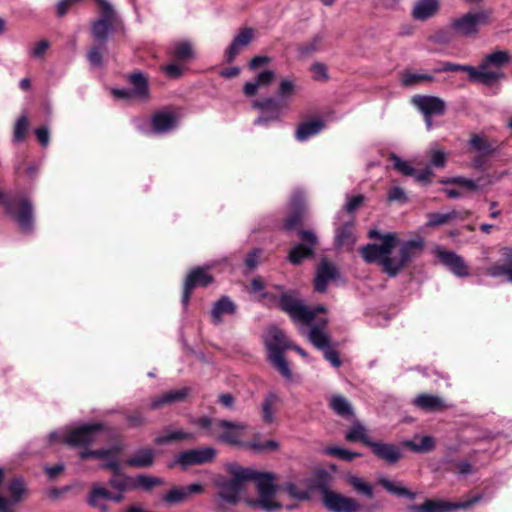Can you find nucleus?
<instances>
[{
  "label": "nucleus",
  "instance_id": "nucleus-47",
  "mask_svg": "<svg viewBox=\"0 0 512 512\" xmlns=\"http://www.w3.org/2000/svg\"><path fill=\"white\" fill-rule=\"evenodd\" d=\"M324 453L345 461H352L354 458L360 456L357 452H352L339 446L327 447L324 449Z\"/></svg>",
  "mask_w": 512,
  "mask_h": 512
},
{
  "label": "nucleus",
  "instance_id": "nucleus-26",
  "mask_svg": "<svg viewBox=\"0 0 512 512\" xmlns=\"http://www.w3.org/2000/svg\"><path fill=\"white\" fill-rule=\"evenodd\" d=\"M178 122L177 116L171 111H161L152 117V128L157 134H163L171 131L176 127Z\"/></svg>",
  "mask_w": 512,
  "mask_h": 512
},
{
  "label": "nucleus",
  "instance_id": "nucleus-6",
  "mask_svg": "<svg viewBox=\"0 0 512 512\" xmlns=\"http://www.w3.org/2000/svg\"><path fill=\"white\" fill-rule=\"evenodd\" d=\"M265 344L270 362L286 380L290 381L292 379V372L288 362L283 357V353L292 347L291 342L286 338L283 331L272 326L268 329L265 336Z\"/></svg>",
  "mask_w": 512,
  "mask_h": 512
},
{
  "label": "nucleus",
  "instance_id": "nucleus-49",
  "mask_svg": "<svg viewBox=\"0 0 512 512\" xmlns=\"http://www.w3.org/2000/svg\"><path fill=\"white\" fill-rule=\"evenodd\" d=\"M187 491L184 487H173L163 496V501L167 504H176L187 499Z\"/></svg>",
  "mask_w": 512,
  "mask_h": 512
},
{
  "label": "nucleus",
  "instance_id": "nucleus-48",
  "mask_svg": "<svg viewBox=\"0 0 512 512\" xmlns=\"http://www.w3.org/2000/svg\"><path fill=\"white\" fill-rule=\"evenodd\" d=\"M406 445L415 452H428L431 451L434 446V439L431 436L422 437L419 442L408 441Z\"/></svg>",
  "mask_w": 512,
  "mask_h": 512
},
{
  "label": "nucleus",
  "instance_id": "nucleus-35",
  "mask_svg": "<svg viewBox=\"0 0 512 512\" xmlns=\"http://www.w3.org/2000/svg\"><path fill=\"white\" fill-rule=\"evenodd\" d=\"M235 312V305L228 297L220 298L213 306L211 317L214 324L222 322V316L225 314H233Z\"/></svg>",
  "mask_w": 512,
  "mask_h": 512
},
{
  "label": "nucleus",
  "instance_id": "nucleus-57",
  "mask_svg": "<svg viewBox=\"0 0 512 512\" xmlns=\"http://www.w3.org/2000/svg\"><path fill=\"white\" fill-rule=\"evenodd\" d=\"M173 54L180 60H187L193 57V50L190 43L183 41L175 45Z\"/></svg>",
  "mask_w": 512,
  "mask_h": 512
},
{
  "label": "nucleus",
  "instance_id": "nucleus-50",
  "mask_svg": "<svg viewBox=\"0 0 512 512\" xmlns=\"http://www.w3.org/2000/svg\"><path fill=\"white\" fill-rule=\"evenodd\" d=\"M433 79V76L430 74L415 73L408 71L402 75L401 81L404 86H413L422 81H432Z\"/></svg>",
  "mask_w": 512,
  "mask_h": 512
},
{
  "label": "nucleus",
  "instance_id": "nucleus-31",
  "mask_svg": "<svg viewBox=\"0 0 512 512\" xmlns=\"http://www.w3.org/2000/svg\"><path fill=\"white\" fill-rule=\"evenodd\" d=\"M155 451L151 448H141L135 451L132 457L126 460V465L130 467H149L153 464Z\"/></svg>",
  "mask_w": 512,
  "mask_h": 512
},
{
  "label": "nucleus",
  "instance_id": "nucleus-42",
  "mask_svg": "<svg viewBox=\"0 0 512 512\" xmlns=\"http://www.w3.org/2000/svg\"><path fill=\"white\" fill-rule=\"evenodd\" d=\"M379 482L391 494H395L399 497H408L411 500L415 499V493L409 491L407 488L403 487L397 482L391 481L387 478H381L379 479Z\"/></svg>",
  "mask_w": 512,
  "mask_h": 512
},
{
  "label": "nucleus",
  "instance_id": "nucleus-3",
  "mask_svg": "<svg viewBox=\"0 0 512 512\" xmlns=\"http://www.w3.org/2000/svg\"><path fill=\"white\" fill-rule=\"evenodd\" d=\"M251 477L249 481H255L259 498H245V503L252 508H261L266 512H274L278 510L281 505L275 501V494L277 487L275 485V474L268 472H258L250 469Z\"/></svg>",
  "mask_w": 512,
  "mask_h": 512
},
{
  "label": "nucleus",
  "instance_id": "nucleus-41",
  "mask_svg": "<svg viewBox=\"0 0 512 512\" xmlns=\"http://www.w3.org/2000/svg\"><path fill=\"white\" fill-rule=\"evenodd\" d=\"M163 483V479L159 477L144 474L133 477V489H143L145 491H149L153 487L162 485Z\"/></svg>",
  "mask_w": 512,
  "mask_h": 512
},
{
  "label": "nucleus",
  "instance_id": "nucleus-14",
  "mask_svg": "<svg viewBox=\"0 0 512 512\" xmlns=\"http://www.w3.org/2000/svg\"><path fill=\"white\" fill-rule=\"evenodd\" d=\"M323 502L333 512H357L360 507L355 499L328 490L323 492Z\"/></svg>",
  "mask_w": 512,
  "mask_h": 512
},
{
  "label": "nucleus",
  "instance_id": "nucleus-27",
  "mask_svg": "<svg viewBox=\"0 0 512 512\" xmlns=\"http://www.w3.org/2000/svg\"><path fill=\"white\" fill-rule=\"evenodd\" d=\"M369 447L378 458L390 464L396 463L401 458V451L394 444L372 442Z\"/></svg>",
  "mask_w": 512,
  "mask_h": 512
},
{
  "label": "nucleus",
  "instance_id": "nucleus-17",
  "mask_svg": "<svg viewBox=\"0 0 512 512\" xmlns=\"http://www.w3.org/2000/svg\"><path fill=\"white\" fill-rule=\"evenodd\" d=\"M327 319L324 317L313 318L312 324L308 325L310 330L308 332L309 341L318 349L323 350L329 346L330 338L325 332ZM301 333H304L303 327H300Z\"/></svg>",
  "mask_w": 512,
  "mask_h": 512
},
{
  "label": "nucleus",
  "instance_id": "nucleus-20",
  "mask_svg": "<svg viewBox=\"0 0 512 512\" xmlns=\"http://www.w3.org/2000/svg\"><path fill=\"white\" fill-rule=\"evenodd\" d=\"M436 255L456 276L465 277L468 275V269L463 258L456 253L437 248Z\"/></svg>",
  "mask_w": 512,
  "mask_h": 512
},
{
  "label": "nucleus",
  "instance_id": "nucleus-4",
  "mask_svg": "<svg viewBox=\"0 0 512 512\" xmlns=\"http://www.w3.org/2000/svg\"><path fill=\"white\" fill-rule=\"evenodd\" d=\"M193 423L205 429L208 436L231 445L240 444L247 429V425L244 423L218 419L212 420L208 417L195 419Z\"/></svg>",
  "mask_w": 512,
  "mask_h": 512
},
{
  "label": "nucleus",
  "instance_id": "nucleus-60",
  "mask_svg": "<svg viewBox=\"0 0 512 512\" xmlns=\"http://www.w3.org/2000/svg\"><path fill=\"white\" fill-rule=\"evenodd\" d=\"M287 493L297 500H308L310 498V492L308 489L298 488L294 483H288L285 486Z\"/></svg>",
  "mask_w": 512,
  "mask_h": 512
},
{
  "label": "nucleus",
  "instance_id": "nucleus-10",
  "mask_svg": "<svg viewBox=\"0 0 512 512\" xmlns=\"http://www.w3.org/2000/svg\"><path fill=\"white\" fill-rule=\"evenodd\" d=\"M0 203L5 206L6 213L17 221L22 231H30L33 223V208L28 199L23 198L16 202L15 199L7 197L0 192Z\"/></svg>",
  "mask_w": 512,
  "mask_h": 512
},
{
  "label": "nucleus",
  "instance_id": "nucleus-2",
  "mask_svg": "<svg viewBox=\"0 0 512 512\" xmlns=\"http://www.w3.org/2000/svg\"><path fill=\"white\" fill-rule=\"evenodd\" d=\"M227 470L231 475L230 478L218 477L215 480V485L219 490L214 499L216 512H231L230 507L239 503L245 483L253 475L250 468H244L237 464H229Z\"/></svg>",
  "mask_w": 512,
  "mask_h": 512
},
{
  "label": "nucleus",
  "instance_id": "nucleus-43",
  "mask_svg": "<svg viewBox=\"0 0 512 512\" xmlns=\"http://www.w3.org/2000/svg\"><path fill=\"white\" fill-rule=\"evenodd\" d=\"M187 394H188V390L186 388L169 391V392L165 393L164 395H162L161 397L154 399L151 403V407L158 408L163 404L172 403V402L182 400L185 398V396Z\"/></svg>",
  "mask_w": 512,
  "mask_h": 512
},
{
  "label": "nucleus",
  "instance_id": "nucleus-58",
  "mask_svg": "<svg viewBox=\"0 0 512 512\" xmlns=\"http://www.w3.org/2000/svg\"><path fill=\"white\" fill-rule=\"evenodd\" d=\"M110 497L111 493L107 489L100 486H94L90 492L88 502L90 505H98L99 501L104 499L109 500Z\"/></svg>",
  "mask_w": 512,
  "mask_h": 512
},
{
  "label": "nucleus",
  "instance_id": "nucleus-29",
  "mask_svg": "<svg viewBox=\"0 0 512 512\" xmlns=\"http://www.w3.org/2000/svg\"><path fill=\"white\" fill-rule=\"evenodd\" d=\"M502 256L505 264L489 267L488 274L492 277H505L509 282H512V248H503Z\"/></svg>",
  "mask_w": 512,
  "mask_h": 512
},
{
  "label": "nucleus",
  "instance_id": "nucleus-39",
  "mask_svg": "<svg viewBox=\"0 0 512 512\" xmlns=\"http://www.w3.org/2000/svg\"><path fill=\"white\" fill-rule=\"evenodd\" d=\"M193 438L192 433L183 430H167L163 435L156 437L154 442L157 445H165L173 441L190 440Z\"/></svg>",
  "mask_w": 512,
  "mask_h": 512
},
{
  "label": "nucleus",
  "instance_id": "nucleus-25",
  "mask_svg": "<svg viewBox=\"0 0 512 512\" xmlns=\"http://www.w3.org/2000/svg\"><path fill=\"white\" fill-rule=\"evenodd\" d=\"M131 85V94L135 100L147 101L150 97L148 80L142 72H135L128 76Z\"/></svg>",
  "mask_w": 512,
  "mask_h": 512
},
{
  "label": "nucleus",
  "instance_id": "nucleus-16",
  "mask_svg": "<svg viewBox=\"0 0 512 512\" xmlns=\"http://www.w3.org/2000/svg\"><path fill=\"white\" fill-rule=\"evenodd\" d=\"M213 282V278L204 268L197 267L193 269L187 276L184 283L182 303L187 306L192 290L197 286H207Z\"/></svg>",
  "mask_w": 512,
  "mask_h": 512
},
{
  "label": "nucleus",
  "instance_id": "nucleus-34",
  "mask_svg": "<svg viewBox=\"0 0 512 512\" xmlns=\"http://www.w3.org/2000/svg\"><path fill=\"white\" fill-rule=\"evenodd\" d=\"M414 404L425 411L443 410L446 408L440 397L430 394L418 395L414 399Z\"/></svg>",
  "mask_w": 512,
  "mask_h": 512
},
{
  "label": "nucleus",
  "instance_id": "nucleus-63",
  "mask_svg": "<svg viewBox=\"0 0 512 512\" xmlns=\"http://www.w3.org/2000/svg\"><path fill=\"white\" fill-rule=\"evenodd\" d=\"M294 90L295 84L291 79H282L279 84L278 95L283 99L288 98L294 93Z\"/></svg>",
  "mask_w": 512,
  "mask_h": 512
},
{
  "label": "nucleus",
  "instance_id": "nucleus-18",
  "mask_svg": "<svg viewBox=\"0 0 512 512\" xmlns=\"http://www.w3.org/2000/svg\"><path fill=\"white\" fill-rule=\"evenodd\" d=\"M339 277L337 267L327 259H322L318 265L314 279L315 290L323 293L326 291L328 283Z\"/></svg>",
  "mask_w": 512,
  "mask_h": 512
},
{
  "label": "nucleus",
  "instance_id": "nucleus-1",
  "mask_svg": "<svg viewBox=\"0 0 512 512\" xmlns=\"http://www.w3.org/2000/svg\"><path fill=\"white\" fill-rule=\"evenodd\" d=\"M370 238H380L381 244H367L360 251L367 263L378 262L383 270L391 277L396 276L403 267L418 257L424 249V241L421 238L409 240L401 244L399 255L392 256V250L397 238L393 233L381 236L376 230L369 231Z\"/></svg>",
  "mask_w": 512,
  "mask_h": 512
},
{
  "label": "nucleus",
  "instance_id": "nucleus-51",
  "mask_svg": "<svg viewBox=\"0 0 512 512\" xmlns=\"http://www.w3.org/2000/svg\"><path fill=\"white\" fill-rule=\"evenodd\" d=\"M391 161L393 162L394 168L399 171L401 174L405 176H413L415 174L414 167L410 164V162L401 159L395 154L390 156Z\"/></svg>",
  "mask_w": 512,
  "mask_h": 512
},
{
  "label": "nucleus",
  "instance_id": "nucleus-23",
  "mask_svg": "<svg viewBox=\"0 0 512 512\" xmlns=\"http://www.w3.org/2000/svg\"><path fill=\"white\" fill-rule=\"evenodd\" d=\"M254 31L252 28L245 27L234 37L230 45L225 50L224 56L227 62H232L239 54L242 48L249 45L252 41Z\"/></svg>",
  "mask_w": 512,
  "mask_h": 512
},
{
  "label": "nucleus",
  "instance_id": "nucleus-62",
  "mask_svg": "<svg viewBox=\"0 0 512 512\" xmlns=\"http://www.w3.org/2000/svg\"><path fill=\"white\" fill-rule=\"evenodd\" d=\"M431 165L438 168H443L446 165L447 154L443 150L431 149L430 151Z\"/></svg>",
  "mask_w": 512,
  "mask_h": 512
},
{
  "label": "nucleus",
  "instance_id": "nucleus-59",
  "mask_svg": "<svg viewBox=\"0 0 512 512\" xmlns=\"http://www.w3.org/2000/svg\"><path fill=\"white\" fill-rule=\"evenodd\" d=\"M442 184H459L470 191H475L478 188L476 181L464 177H452L440 181Z\"/></svg>",
  "mask_w": 512,
  "mask_h": 512
},
{
  "label": "nucleus",
  "instance_id": "nucleus-40",
  "mask_svg": "<svg viewBox=\"0 0 512 512\" xmlns=\"http://www.w3.org/2000/svg\"><path fill=\"white\" fill-rule=\"evenodd\" d=\"M331 408L342 417L353 416V409L349 401L340 395H334L330 398Z\"/></svg>",
  "mask_w": 512,
  "mask_h": 512
},
{
  "label": "nucleus",
  "instance_id": "nucleus-28",
  "mask_svg": "<svg viewBox=\"0 0 512 512\" xmlns=\"http://www.w3.org/2000/svg\"><path fill=\"white\" fill-rule=\"evenodd\" d=\"M275 73L272 70H263L256 77L244 85V94L248 97L256 95L261 87H268L274 80Z\"/></svg>",
  "mask_w": 512,
  "mask_h": 512
},
{
  "label": "nucleus",
  "instance_id": "nucleus-46",
  "mask_svg": "<svg viewBox=\"0 0 512 512\" xmlns=\"http://www.w3.org/2000/svg\"><path fill=\"white\" fill-rule=\"evenodd\" d=\"M278 401V397L275 394H269L262 404V418L266 423H272L274 421V405Z\"/></svg>",
  "mask_w": 512,
  "mask_h": 512
},
{
  "label": "nucleus",
  "instance_id": "nucleus-15",
  "mask_svg": "<svg viewBox=\"0 0 512 512\" xmlns=\"http://www.w3.org/2000/svg\"><path fill=\"white\" fill-rule=\"evenodd\" d=\"M476 501H478V498H475L471 501L458 503L437 500H426L422 505L408 506V512H444L453 509L468 508Z\"/></svg>",
  "mask_w": 512,
  "mask_h": 512
},
{
  "label": "nucleus",
  "instance_id": "nucleus-22",
  "mask_svg": "<svg viewBox=\"0 0 512 512\" xmlns=\"http://www.w3.org/2000/svg\"><path fill=\"white\" fill-rule=\"evenodd\" d=\"M254 31L252 28L245 27L234 37L230 45L225 50L224 56L227 62H232L239 54L242 48L249 45L252 41Z\"/></svg>",
  "mask_w": 512,
  "mask_h": 512
},
{
  "label": "nucleus",
  "instance_id": "nucleus-32",
  "mask_svg": "<svg viewBox=\"0 0 512 512\" xmlns=\"http://www.w3.org/2000/svg\"><path fill=\"white\" fill-rule=\"evenodd\" d=\"M438 8V0H419L413 8L412 16L416 20H426L432 17Z\"/></svg>",
  "mask_w": 512,
  "mask_h": 512
},
{
  "label": "nucleus",
  "instance_id": "nucleus-33",
  "mask_svg": "<svg viewBox=\"0 0 512 512\" xmlns=\"http://www.w3.org/2000/svg\"><path fill=\"white\" fill-rule=\"evenodd\" d=\"M468 144L471 149L479 153L481 156H490L497 152L496 144L488 141L480 134H472Z\"/></svg>",
  "mask_w": 512,
  "mask_h": 512
},
{
  "label": "nucleus",
  "instance_id": "nucleus-12",
  "mask_svg": "<svg viewBox=\"0 0 512 512\" xmlns=\"http://www.w3.org/2000/svg\"><path fill=\"white\" fill-rule=\"evenodd\" d=\"M215 456L216 450L211 447L190 449L179 453L175 459V462L179 464L183 469H186L192 465L209 463L214 460Z\"/></svg>",
  "mask_w": 512,
  "mask_h": 512
},
{
  "label": "nucleus",
  "instance_id": "nucleus-11",
  "mask_svg": "<svg viewBox=\"0 0 512 512\" xmlns=\"http://www.w3.org/2000/svg\"><path fill=\"white\" fill-rule=\"evenodd\" d=\"M412 103L424 114L428 129L432 127L433 115L440 116L445 112V102L435 96H414Z\"/></svg>",
  "mask_w": 512,
  "mask_h": 512
},
{
  "label": "nucleus",
  "instance_id": "nucleus-53",
  "mask_svg": "<svg viewBox=\"0 0 512 512\" xmlns=\"http://www.w3.org/2000/svg\"><path fill=\"white\" fill-rule=\"evenodd\" d=\"M28 128V120L25 115H21L14 126V135L13 140L15 142H22L25 138L26 132Z\"/></svg>",
  "mask_w": 512,
  "mask_h": 512
},
{
  "label": "nucleus",
  "instance_id": "nucleus-21",
  "mask_svg": "<svg viewBox=\"0 0 512 512\" xmlns=\"http://www.w3.org/2000/svg\"><path fill=\"white\" fill-rule=\"evenodd\" d=\"M252 107L261 111H267L268 116H260L255 121V125H262L268 121H276L280 119L281 111L278 102L274 98H265L262 100H254Z\"/></svg>",
  "mask_w": 512,
  "mask_h": 512
},
{
  "label": "nucleus",
  "instance_id": "nucleus-37",
  "mask_svg": "<svg viewBox=\"0 0 512 512\" xmlns=\"http://www.w3.org/2000/svg\"><path fill=\"white\" fill-rule=\"evenodd\" d=\"M113 24L106 20H96L91 25V33L95 41L105 44L113 31Z\"/></svg>",
  "mask_w": 512,
  "mask_h": 512
},
{
  "label": "nucleus",
  "instance_id": "nucleus-13",
  "mask_svg": "<svg viewBox=\"0 0 512 512\" xmlns=\"http://www.w3.org/2000/svg\"><path fill=\"white\" fill-rule=\"evenodd\" d=\"M299 236L304 244H298L290 250L288 258L293 264H300L304 259L310 257L318 242L315 233L310 230L300 231Z\"/></svg>",
  "mask_w": 512,
  "mask_h": 512
},
{
  "label": "nucleus",
  "instance_id": "nucleus-30",
  "mask_svg": "<svg viewBox=\"0 0 512 512\" xmlns=\"http://www.w3.org/2000/svg\"><path fill=\"white\" fill-rule=\"evenodd\" d=\"M469 216L470 212L467 210L461 212L451 210L447 213H430L428 214V222L426 225L428 227L440 226L454 219H467Z\"/></svg>",
  "mask_w": 512,
  "mask_h": 512
},
{
  "label": "nucleus",
  "instance_id": "nucleus-36",
  "mask_svg": "<svg viewBox=\"0 0 512 512\" xmlns=\"http://www.w3.org/2000/svg\"><path fill=\"white\" fill-rule=\"evenodd\" d=\"M345 439L349 442H362L367 446H370L373 442L368 437L366 427L359 421L353 422L352 426L345 434Z\"/></svg>",
  "mask_w": 512,
  "mask_h": 512
},
{
  "label": "nucleus",
  "instance_id": "nucleus-9",
  "mask_svg": "<svg viewBox=\"0 0 512 512\" xmlns=\"http://www.w3.org/2000/svg\"><path fill=\"white\" fill-rule=\"evenodd\" d=\"M489 18V12L484 10L469 12L452 19L450 27L464 37H474L478 34L481 26L489 24Z\"/></svg>",
  "mask_w": 512,
  "mask_h": 512
},
{
  "label": "nucleus",
  "instance_id": "nucleus-61",
  "mask_svg": "<svg viewBox=\"0 0 512 512\" xmlns=\"http://www.w3.org/2000/svg\"><path fill=\"white\" fill-rule=\"evenodd\" d=\"M105 50V45L103 47H92L88 54L87 59L89 63L94 67H100L102 65V53Z\"/></svg>",
  "mask_w": 512,
  "mask_h": 512
},
{
  "label": "nucleus",
  "instance_id": "nucleus-55",
  "mask_svg": "<svg viewBox=\"0 0 512 512\" xmlns=\"http://www.w3.org/2000/svg\"><path fill=\"white\" fill-rule=\"evenodd\" d=\"M95 1L100 7L101 18H99V19L114 23L116 15H115L114 8L110 4V2L108 0H95Z\"/></svg>",
  "mask_w": 512,
  "mask_h": 512
},
{
  "label": "nucleus",
  "instance_id": "nucleus-64",
  "mask_svg": "<svg viewBox=\"0 0 512 512\" xmlns=\"http://www.w3.org/2000/svg\"><path fill=\"white\" fill-rule=\"evenodd\" d=\"M48 48L49 42L46 40H41L38 43H36L33 48L29 49L28 53L33 58H40L45 54Z\"/></svg>",
  "mask_w": 512,
  "mask_h": 512
},
{
  "label": "nucleus",
  "instance_id": "nucleus-44",
  "mask_svg": "<svg viewBox=\"0 0 512 512\" xmlns=\"http://www.w3.org/2000/svg\"><path fill=\"white\" fill-rule=\"evenodd\" d=\"M119 448L113 447L111 449H102V452L105 453L100 456V459L104 461V467L111 470L114 474H118L120 472V466L117 459V454L119 452Z\"/></svg>",
  "mask_w": 512,
  "mask_h": 512
},
{
  "label": "nucleus",
  "instance_id": "nucleus-52",
  "mask_svg": "<svg viewBox=\"0 0 512 512\" xmlns=\"http://www.w3.org/2000/svg\"><path fill=\"white\" fill-rule=\"evenodd\" d=\"M348 481L351 486L359 493L366 495L369 498L373 497L372 487L366 483L362 478L356 476H349Z\"/></svg>",
  "mask_w": 512,
  "mask_h": 512
},
{
  "label": "nucleus",
  "instance_id": "nucleus-19",
  "mask_svg": "<svg viewBox=\"0 0 512 512\" xmlns=\"http://www.w3.org/2000/svg\"><path fill=\"white\" fill-rule=\"evenodd\" d=\"M356 242L354 234V217L349 215L341 225L336 224L335 246L337 248L350 249Z\"/></svg>",
  "mask_w": 512,
  "mask_h": 512
},
{
  "label": "nucleus",
  "instance_id": "nucleus-38",
  "mask_svg": "<svg viewBox=\"0 0 512 512\" xmlns=\"http://www.w3.org/2000/svg\"><path fill=\"white\" fill-rule=\"evenodd\" d=\"M324 127L320 120L309 121L300 124L296 130V138L299 141H305L311 136L318 134Z\"/></svg>",
  "mask_w": 512,
  "mask_h": 512
},
{
  "label": "nucleus",
  "instance_id": "nucleus-45",
  "mask_svg": "<svg viewBox=\"0 0 512 512\" xmlns=\"http://www.w3.org/2000/svg\"><path fill=\"white\" fill-rule=\"evenodd\" d=\"M109 485L119 492L133 489V477L122 475L121 472L114 474L109 481Z\"/></svg>",
  "mask_w": 512,
  "mask_h": 512
},
{
  "label": "nucleus",
  "instance_id": "nucleus-7",
  "mask_svg": "<svg viewBox=\"0 0 512 512\" xmlns=\"http://www.w3.org/2000/svg\"><path fill=\"white\" fill-rule=\"evenodd\" d=\"M102 429V424L94 423L82 425L64 434H60L54 431L48 435V441L50 443H53L60 439L63 443L68 444L70 446H86L96 441V436Z\"/></svg>",
  "mask_w": 512,
  "mask_h": 512
},
{
  "label": "nucleus",
  "instance_id": "nucleus-54",
  "mask_svg": "<svg viewBox=\"0 0 512 512\" xmlns=\"http://www.w3.org/2000/svg\"><path fill=\"white\" fill-rule=\"evenodd\" d=\"M364 197L362 195H356L348 198L347 203L345 204V211H341L338 214V219L345 216L348 219L349 215L352 213L363 203Z\"/></svg>",
  "mask_w": 512,
  "mask_h": 512
},
{
  "label": "nucleus",
  "instance_id": "nucleus-8",
  "mask_svg": "<svg viewBox=\"0 0 512 512\" xmlns=\"http://www.w3.org/2000/svg\"><path fill=\"white\" fill-rule=\"evenodd\" d=\"M280 307L290 315L294 322L300 325H310L317 313L326 312V308L324 306L319 305L314 308H309L300 300L289 294H283L281 296Z\"/></svg>",
  "mask_w": 512,
  "mask_h": 512
},
{
  "label": "nucleus",
  "instance_id": "nucleus-5",
  "mask_svg": "<svg viewBox=\"0 0 512 512\" xmlns=\"http://www.w3.org/2000/svg\"><path fill=\"white\" fill-rule=\"evenodd\" d=\"M510 60L507 51L497 50L486 55L478 68L472 66L473 72H470V81L478 82L486 86H492L500 79L504 78L501 68Z\"/></svg>",
  "mask_w": 512,
  "mask_h": 512
},
{
  "label": "nucleus",
  "instance_id": "nucleus-24",
  "mask_svg": "<svg viewBox=\"0 0 512 512\" xmlns=\"http://www.w3.org/2000/svg\"><path fill=\"white\" fill-rule=\"evenodd\" d=\"M5 491L8 498L4 497L8 502L7 510L14 504L23 501L28 495V488L21 477H15L8 480L5 484Z\"/></svg>",
  "mask_w": 512,
  "mask_h": 512
},
{
  "label": "nucleus",
  "instance_id": "nucleus-56",
  "mask_svg": "<svg viewBox=\"0 0 512 512\" xmlns=\"http://www.w3.org/2000/svg\"><path fill=\"white\" fill-rule=\"evenodd\" d=\"M448 71L466 72L468 74L469 80H470V72H473L471 65H461V64H455L452 62H443L440 67L434 69L435 73L448 72Z\"/></svg>",
  "mask_w": 512,
  "mask_h": 512
}]
</instances>
